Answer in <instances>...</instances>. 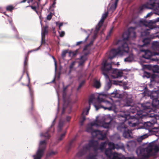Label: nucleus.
I'll list each match as a JSON object with an SVG mask.
<instances>
[{
  "instance_id": "obj_1",
  "label": "nucleus",
  "mask_w": 159,
  "mask_h": 159,
  "mask_svg": "<svg viewBox=\"0 0 159 159\" xmlns=\"http://www.w3.org/2000/svg\"><path fill=\"white\" fill-rule=\"evenodd\" d=\"M159 94L158 90L151 92L150 97L152 100V105L149 102L141 104L143 110H139L138 107L130 106L129 112L136 113L137 115L129 119L128 123L130 126H135L139 124L140 118H143L146 116L154 117L156 120H159V100L157 99Z\"/></svg>"
},
{
  "instance_id": "obj_2",
  "label": "nucleus",
  "mask_w": 159,
  "mask_h": 159,
  "mask_svg": "<svg viewBox=\"0 0 159 159\" xmlns=\"http://www.w3.org/2000/svg\"><path fill=\"white\" fill-rule=\"evenodd\" d=\"M128 96L129 97H126L124 100L121 101L120 102V106L121 107H123L122 110L124 109L125 111L118 110L117 107V108L115 105L105 100L103 98L101 97V94L99 95L97 98L98 102L99 103L102 102L104 103L108 107H104L100 104L98 105L94 104V106L96 110H98L101 108H103L105 110H113L116 113L119 112L117 114V116L119 120L121 121L122 122L118 126L117 129L120 131H124L123 133V137L129 139L132 137L131 131L128 129L124 123V122L128 118L129 119L130 116L129 113H132L129 112V108H126L131 106V104L132 102L131 95H129Z\"/></svg>"
},
{
  "instance_id": "obj_3",
  "label": "nucleus",
  "mask_w": 159,
  "mask_h": 159,
  "mask_svg": "<svg viewBox=\"0 0 159 159\" xmlns=\"http://www.w3.org/2000/svg\"><path fill=\"white\" fill-rule=\"evenodd\" d=\"M111 118L108 115L98 116L95 121L87 125L86 131L90 133L93 137L96 138L98 139L103 140L106 137L107 131L93 130V126H101L108 129L111 127Z\"/></svg>"
},
{
  "instance_id": "obj_4",
  "label": "nucleus",
  "mask_w": 159,
  "mask_h": 159,
  "mask_svg": "<svg viewBox=\"0 0 159 159\" xmlns=\"http://www.w3.org/2000/svg\"><path fill=\"white\" fill-rule=\"evenodd\" d=\"M135 27H130L122 35L123 40L120 41L121 45L117 49H113L107 53L108 58L111 60L117 55L122 56L128 52L129 47L127 42L129 39H133L135 37Z\"/></svg>"
},
{
  "instance_id": "obj_5",
  "label": "nucleus",
  "mask_w": 159,
  "mask_h": 159,
  "mask_svg": "<svg viewBox=\"0 0 159 159\" xmlns=\"http://www.w3.org/2000/svg\"><path fill=\"white\" fill-rule=\"evenodd\" d=\"M107 143L102 142L99 144L97 141L92 140L89 141L88 144H85L83 147L82 150H80L76 154V156L80 157L84 155L87 151L93 149L94 154H90L87 157V159H97L96 157L102 152L105 149Z\"/></svg>"
},
{
  "instance_id": "obj_6",
  "label": "nucleus",
  "mask_w": 159,
  "mask_h": 159,
  "mask_svg": "<svg viewBox=\"0 0 159 159\" xmlns=\"http://www.w3.org/2000/svg\"><path fill=\"white\" fill-rule=\"evenodd\" d=\"M159 151V144L150 143L146 148L142 147L138 148L136 153L139 159H145L150 156L155 155Z\"/></svg>"
},
{
  "instance_id": "obj_7",
  "label": "nucleus",
  "mask_w": 159,
  "mask_h": 159,
  "mask_svg": "<svg viewBox=\"0 0 159 159\" xmlns=\"http://www.w3.org/2000/svg\"><path fill=\"white\" fill-rule=\"evenodd\" d=\"M109 148L107 149L105 151V154L107 159H122V155L116 152H112V149H118L121 148L123 145L122 144H115L112 142H109L108 143ZM124 159H137L134 157H128Z\"/></svg>"
},
{
  "instance_id": "obj_8",
  "label": "nucleus",
  "mask_w": 159,
  "mask_h": 159,
  "mask_svg": "<svg viewBox=\"0 0 159 159\" xmlns=\"http://www.w3.org/2000/svg\"><path fill=\"white\" fill-rule=\"evenodd\" d=\"M112 64H114L113 62H108L106 60H104L102 63V69L103 71V74L106 79H109V77L105 73V71L111 72L112 74L111 76L113 78H117L122 75L123 73L121 71H120L117 69H112L111 65Z\"/></svg>"
},
{
  "instance_id": "obj_9",
  "label": "nucleus",
  "mask_w": 159,
  "mask_h": 159,
  "mask_svg": "<svg viewBox=\"0 0 159 159\" xmlns=\"http://www.w3.org/2000/svg\"><path fill=\"white\" fill-rule=\"evenodd\" d=\"M107 12H106L105 13L103 14H102L101 19L99 21L98 25L96 26L95 30L93 31V32H91L89 30H88L87 31H86L84 30V34L85 35H87V36L86 37L85 40L84 41V42H85L88 39L89 36L90 35H91L92 36V40L90 41V44H92L93 43V40L96 38L98 32V31L100 27L102 25L104 22V20L107 17Z\"/></svg>"
},
{
  "instance_id": "obj_10",
  "label": "nucleus",
  "mask_w": 159,
  "mask_h": 159,
  "mask_svg": "<svg viewBox=\"0 0 159 159\" xmlns=\"http://www.w3.org/2000/svg\"><path fill=\"white\" fill-rule=\"evenodd\" d=\"M143 20H140L139 22L141 25H142V28L144 30V31L141 32V37L143 39L142 40L143 44L142 45H139V46L140 47L144 46L150 43V39L149 38V31L151 30L147 26H145L143 24L142 21Z\"/></svg>"
},
{
  "instance_id": "obj_11",
  "label": "nucleus",
  "mask_w": 159,
  "mask_h": 159,
  "mask_svg": "<svg viewBox=\"0 0 159 159\" xmlns=\"http://www.w3.org/2000/svg\"><path fill=\"white\" fill-rule=\"evenodd\" d=\"M46 145V142L45 140L40 141L39 146L36 154L33 155L34 159H41L43 154Z\"/></svg>"
},
{
  "instance_id": "obj_12",
  "label": "nucleus",
  "mask_w": 159,
  "mask_h": 159,
  "mask_svg": "<svg viewBox=\"0 0 159 159\" xmlns=\"http://www.w3.org/2000/svg\"><path fill=\"white\" fill-rule=\"evenodd\" d=\"M141 51L144 52V54L142 55V60L143 62H148V61H145V60L150 59V62L153 61H158V59L157 58L151 59V58L152 56L159 55V53H152L151 52L148 50H141Z\"/></svg>"
},
{
  "instance_id": "obj_13",
  "label": "nucleus",
  "mask_w": 159,
  "mask_h": 159,
  "mask_svg": "<svg viewBox=\"0 0 159 159\" xmlns=\"http://www.w3.org/2000/svg\"><path fill=\"white\" fill-rule=\"evenodd\" d=\"M152 0H149L150 3H147L143 5L140 7V10H142L144 8L153 9L154 11V13L159 15V4H156L153 2L152 3Z\"/></svg>"
},
{
  "instance_id": "obj_14",
  "label": "nucleus",
  "mask_w": 159,
  "mask_h": 159,
  "mask_svg": "<svg viewBox=\"0 0 159 159\" xmlns=\"http://www.w3.org/2000/svg\"><path fill=\"white\" fill-rule=\"evenodd\" d=\"M95 100V96L94 94H92L90 96L89 100V107H86L85 109H84L83 110L82 115L83 116L82 118V120L80 121V125H83L84 121L85 120V118L84 116V115H87L89 113V111L90 109V105L93 103Z\"/></svg>"
},
{
  "instance_id": "obj_15",
  "label": "nucleus",
  "mask_w": 159,
  "mask_h": 159,
  "mask_svg": "<svg viewBox=\"0 0 159 159\" xmlns=\"http://www.w3.org/2000/svg\"><path fill=\"white\" fill-rule=\"evenodd\" d=\"M67 88V86L65 88H64L63 90L62 97L64 104L63 105V109L62 111V114L64 113L65 107L69 104L70 101L69 96L67 95L66 93V89Z\"/></svg>"
},
{
  "instance_id": "obj_16",
  "label": "nucleus",
  "mask_w": 159,
  "mask_h": 159,
  "mask_svg": "<svg viewBox=\"0 0 159 159\" xmlns=\"http://www.w3.org/2000/svg\"><path fill=\"white\" fill-rule=\"evenodd\" d=\"M149 69V70H152L154 73V75L156 76L155 78H152L151 79V81H153L155 80V79L158 77H159V67L157 65H155L153 67H152L151 66L149 65H145ZM159 83V82H158Z\"/></svg>"
},
{
  "instance_id": "obj_17",
  "label": "nucleus",
  "mask_w": 159,
  "mask_h": 159,
  "mask_svg": "<svg viewBox=\"0 0 159 159\" xmlns=\"http://www.w3.org/2000/svg\"><path fill=\"white\" fill-rule=\"evenodd\" d=\"M37 6H30V7H31V8L33 10H34L36 12V13L39 16V18L40 20V23L41 25H42L41 20L42 19H43V18L41 16L40 13H39V12L37 11V8H38L39 7V4L38 3H37Z\"/></svg>"
},
{
  "instance_id": "obj_18",
  "label": "nucleus",
  "mask_w": 159,
  "mask_h": 159,
  "mask_svg": "<svg viewBox=\"0 0 159 159\" xmlns=\"http://www.w3.org/2000/svg\"><path fill=\"white\" fill-rule=\"evenodd\" d=\"M152 48L154 50L159 51V42H153L152 43Z\"/></svg>"
},
{
  "instance_id": "obj_19",
  "label": "nucleus",
  "mask_w": 159,
  "mask_h": 159,
  "mask_svg": "<svg viewBox=\"0 0 159 159\" xmlns=\"http://www.w3.org/2000/svg\"><path fill=\"white\" fill-rule=\"evenodd\" d=\"M48 26H45L43 30L42 29L41 35H42V41H43L44 38L45 34L48 33Z\"/></svg>"
},
{
  "instance_id": "obj_20",
  "label": "nucleus",
  "mask_w": 159,
  "mask_h": 159,
  "mask_svg": "<svg viewBox=\"0 0 159 159\" xmlns=\"http://www.w3.org/2000/svg\"><path fill=\"white\" fill-rule=\"evenodd\" d=\"M134 57L133 54L130 53L129 56L124 59V61L126 62H130L134 60Z\"/></svg>"
},
{
  "instance_id": "obj_21",
  "label": "nucleus",
  "mask_w": 159,
  "mask_h": 159,
  "mask_svg": "<svg viewBox=\"0 0 159 159\" xmlns=\"http://www.w3.org/2000/svg\"><path fill=\"white\" fill-rule=\"evenodd\" d=\"M156 122L159 123V120H157L156 119L155 121H154L153 123H152L150 121L147 122L144 125L145 126H147L148 128H152L153 124Z\"/></svg>"
},
{
  "instance_id": "obj_22",
  "label": "nucleus",
  "mask_w": 159,
  "mask_h": 159,
  "mask_svg": "<svg viewBox=\"0 0 159 159\" xmlns=\"http://www.w3.org/2000/svg\"><path fill=\"white\" fill-rule=\"evenodd\" d=\"M136 145V142L134 141L128 142L127 144V146L128 148H133Z\"/></svg>"
},
{
  "instance_id": "obj_23",
  "label": "nucleus",
  "mask_w": 159,
  "mask_h": 159,
  "mask_svg": "<svg viewBox=\"0 0 159 159\" xmlns=\"http://www.w3.org/2000/svg\"><path fill=\"white\" fill-rule=\"evenodd\" d=\"M119 0H115L114 3L112 5L110 8V10L113 12L116 9Z\"/></svg>"
},
{
  "instance_id": "obj_24",
  "label": "nucleus",
  "mask_w": 159,
  "mask_h": 159,
  "mask_svg": "<svg viewBox=\"0 0 159 159\" xmlns=\"http://www.w3.org/2000/svg\"><path fill=\"white\" fill-rule=\"evenodd\" d=\"M111 97L113 98H118L119 96V94L118 92V91L116 90L113 92L111 93Z\"/></svg>"
},
{
  "instance_id": "obj_25",
  "label": "nucleus",
  "mask_w": 159,
  "mask_h": 159,
  "mask_svg": "<svg viewBox=\"0 0 159 159\" xmlns=\"http://www.w3.org/2000/svg\"><path fill=\"white\" fill-rule=\"evenodd\" d=\"M148 136L147 134H144L143 135H142L139 137H138L137 138V141L138 142H140L142 140L147 138L148 137Z\"/></svg>"
},
{
  "instance_id": "obj_26",
  "label": "nucleus",
  "mask_w": 159,
  "mask_h": 159,
  "mask_svg": "<svg viewBox=\"0 0 159 159\" xmlns=\"http://www.w3.org/2000/svg\"><path fill=\"white\" fill-rule=\"evenodd\" d=\"M94 86L96 88H99L101 85L100 82L97 80H95L93 84Z\"/></svg>"
},
{
  "instance_id": "obj_27",
  "label": "nucleus",
  "mask_w": 159,
  "mask_h": 159,
  "mask_svg": "<svg viewBox=\"0 0 159 159\" xmlns=\"http://www.w3.org/2000/svg\"><path fill=\"white\" fill-rule=\"evenodd\" d=\"M50 128L48 129V130L44 134H43V133H41L40 134L41 136H43L46 138H47L48 139L50 137V136L48 134V132L50 131Z\"/></svg>"
},
{
  "instance_id": "obj_28",
  "label": "nucleus",
  "mask_w": 159,
  "mask_h": 159,
  "mask_svg": "<svg viewBox=\"0 0 159 159\" xmlns=\"http://www.w3.org/2000/svg\"><path fill=\"white\" fill-rule=\"evenodd\" d=\"M64 122L61 121V120H60L59 122V125L58 126V131H60L61 130V127L64 124Z\"/></svg>"
},
{
  "instance_id": "obj_29",
  "label": "nucleus",
  "mask_w": 159,
  "mask_h": 159,
  "mask_svg": "<svg viewBox=\"0 0 159 159\" xmlns=\"http://www.w3.org/2000/svg\"><path fill=\"white\" fill-rule=\"evenodd\" d=\"M80 61L79 62V66H81L84 63L85 59L84 58V56H82L80 57Z\"/></svg>"
},
{
  "instance_id": "obj_30",
  "label": "nucleus",
  "mask_w": 159,
  "mask_h": 159,
  "mask_svg": "<svg viewBox=\"0 0 159 159\" xmlns=\"http://www.w3.org/2000/svg\"><path fill=\"white\" fill-rule=\"evenodd\" d=\"M111 82H108L105 85V90H109L111 87Z\"/></svg>"
},
{
  "instance_id": "obj_31",
  "label": "nucleus",
  "mask_w": 159,
  "mask_h": 159,
  "mask_svg": "<svg viewBox=\"0 0 159 159\" xmlns=\"http://www.w3.org/2000/svg\"><path fill=\"white\" fill-rule=\"evenodd\" d=\"M53 16V13L52 12H50L49 14L47 16V19L48 20H49L51 19Z\"/></svg>"
},
{
  "instance_id": "obj_32",
  "label": "nucleus",
  "mask_w": 159,
  "mask_h": 159,
  "mask_svg": "<svg viewBox=\"0 0 159 159\" xmlns=\"http://www.w3.org/2000/svg\"><path fill=\"white\" fill-rule=\"evenodd\" d=\"M57 151H52L50 152L49 154H47V156H51L52 155H54L57 153Z\"/></svg>"
},
{
  "instance_id": "obj_33",
  "label": "nucleus",
  "mask_w": 159,
  "mask_h": 159,
  "mask_svg": "<svg viewBox=\"0 0 159 159\" xmlns=\"http://www.w3.org/2000/svg\"><path fill=\"white\" fill-rule=\"evenodd\" d=\"M85 81H82L79 84L77 89V90H78L84 84Z\"/></svg>"
},
{
  "instance_id": "obj_34",
  "label": "nucleus",
  "mask_w": 159,
  "mask_h": 159,
  "mask_svg": "<svg viewBox=\"0 0 159 159\" xmlns=\"http://www.w3.org/2000/svg\"><path fill=\"white\" fill-rule=\"evenodd\" d=\"M66 133V132L61 135L60 137L58 139L59 141H61L62 139L65 136Z\"/></svg>"
},
{
  "instance_id": "obj_35",
  "label": "nucleus",
  "mask_w": 159,
  "mask_h": 159,
  "mask_svg": "<svg viewBox=\"0 0 159 159\" xmlns=\"http://www.w3.org/2000/svg\"><path fill=\"white\" fill-rule=\"evenodd\" d=\"M113 30V28H112L110 30L109 33L108 34L107 37H106V39H108L111 36V34L112 32V30Z\"/></svg>"
},
{
  "instance_id": "obj_36",
  "label": "nucleus",
  "mask_w": 159,
  "mask_h": 159,
  "mask_svg": "<svg viewBox=\"0 0 159 159\" xmlns=\"http://www.w3.org/2000/svg\"><path fill=\"white\" fill-rule=\"evenodd\" d=\"M59 35L61 37H62L64 36L65 34V32L63 31H58Z\"/></svg>"
},
{
  "instance_id": "obj_37",
  "label": "nucleus",
  "mask_w": 159,
  "mask_h": 159,
  "mask_svg": "<svg viewBox=\"0 0 159 159\" xmlns=\"http://www.w3.org/2000/svg\"><path fill=\"white\" fill-rule=\"evenodd\" d=\"M13 9V7L11 6H9L7 7V10L11 11Z\"/></svg>"
},
{
  "instance_id": "obj_38",
  "label": "nucleus",
  "mask_w": 159,
  "mask_h": 159,
  "mask_svg": "<svg viewBox=\"0 0 159 159\" xmlns=\"http://www.w3.org/2000/svg\"><path fill=\"white\" fill-rule=\"evenodd\" d=\"M145 76L147 78H149L151 76V74L148 72H145Z\"/></svg>"
},
{
  "instance_id": "obj_39",
  "label": "nucleus",
  "mask_w": 159,
  "mask_h": 159,
  "mask_svg": "<svg viewBox=\"0 0 159 159\" xmlns=\"http://www.w3.org/2000/svg\"><path fill=\"white\" fill-rule=\"evenodd\" d=\"M67 52V51L65 50L64 51L62 52L61 56L62 57H64L65 56Z\"/></svg>"
},
{
  "instance_id": "obj_40",
  "label": "nucleus",
  "mask_w": 159,
  "mask_h": 159,
  "mask_svg": "<svg viewBox=\"0 0 159 159\" xmlns=\"http://www.w3.org/2000/svg\"><path fill=\"white\" fill-rule=\"evenodd\" d=\"M52 58H53L54 60V63H55V73H56V70H57V68L56 61V60H55V58L53 57H52Z\"/></svg>"
},
{
  "instance_id": "obj_41",
  "label": "nucleus",
  "mask_w": 159,
  "mask_h": 159,
  "mask_svg": "<svg viewBox=\"0 0 159 159\" xmlns=\"http://www.w3.org/2000/svg\"><path fill=\"white\" fill-rule=\"evenodd\" d=\"M152 12L149 13L147 14V15L145 16H144V17L145 18H146L147 17H149L151 16L152 15Z\"/></svg>"
},
{
  "instance_id": "obj_42",
  "label": "nucleus",
  "mask_w": 159,
  "mask_h": 159,
  "mask_svg": "<svg viewBox=\"0 0 159 159\" xmlns=\"http://www.w3.org/2000/svg\"><path fill=\"white\" fill-rule=\"evenodd\" d=\"M75 61L73 62L70 66V68L71 69L73 68L74 66L75 65Z\"/></svg>"
},
{
  "instance_id": "obj_43",
  "label": "nucleus",
  "mask_w": 159,
  "mask_h": 159,
  "mask_svg": "<svg viewBox=\"0 0 159 159\" xmlns=\"http://www.w3.org/2000/svg\"><path fill=\"white\" fill-rule=\"evenodd\" d=\"M27 57H26V56H25V61H24V65L25 66L26 65V61H27Z\"/></svg>"
},
{
  "instance_id": "obj_44",
  "label": "nucleus",
  "mask_w": 159,
  "mask_h": 159,
  "mask_svg": "<svg viewBox=\"0 0 159 159\" xmlns=\"http://www.w3.org/2000/svg\"><path fill=\"white\" fill-rule=\"evenodd\" d=\"M57 94L58 97V110L59 109V93L57 91Z\"/></svg>"
},
{
  "instance_id": "obj_45",
  "label": "nucleus",
  "mask_w": 159,
  "mask_h": 159,
  "mask_svg": "<svg viewBox=\"0 0 159 159\" xmlns=\"http://www.w3.org/2000/svg\"><path fill=\"white\" fill-rule=\"evenodd\" d=\"M89 44L88 45H86L84 48V51H86V50H87L88 49V47L89 46Z\"/></svg>"
},
{
  "instance_id": "obj_46",
  "label": "nucleus",
  "mask_w": 159,
  "mask_h": 159,
  "mask_svg": "<svg viewBox=\"0 0 159 159\" xmlns=\"http://www.w3.org/2000/svg\"><path fill=\"white\" fill-rule=\"evenodd\" d=\"M39 47L38 48H37L35 50H32L29 51L28 52V54H29V53H30L32 52H33L34 51H36L38 50L39 49Z\"/></svg>"
},
{
  "instance_id": "obj_47",
  "label": "nucleus",
  "mask_w": 159,
  "mask_h": 159,
  "mask_svg": "<svg viewBox=\"0 0 159 159\" xmlns=\"http://www.w3.org/2000/svg\"><path fill=\"white\" fill-rule=\"evenodd\" d=\"M69 54H70V55H72L73 56H74L75 54V53L74 52H70Z\"/></svg>"
},
{
  "instance_id": "obj_48",
  "label": "nucleus",
  "mask_w": 159,
  "mask_h": 159,
  "mask_svg": "<svg viewBox=\"0 0 159 159\" xmlns=\"http://www.w3.org/2000/svg\"><path fill=\"white\" fill-rule=\"evenodd\" d=\"M70 119H71V117L70 116H67V117L66 118V120L67 121H70Z\"/></svg>"
},
{
  "instance_id": "obj_49",
  "label": "nucleus",
  "mask_w": 159,
  "mask_h": 159,
  "mask_svg": "<svg viewBox=\"0 0 159 159\" xmlns=\"http://www.w3.org/2000/svg\"><path fill=\"white\" fill-rule=\"evenodd\" d=\"M62 25H63V23H61L58 24V27H59V30H60V27L61 26H62Z\"/></svg>"
},
{
  "instance_id": "obj_50",
  "label": "nucleus",
  "mask_w": 159,
  "mask_h": 159,
  "mask_svg": "<svg viewBox=\"0 0 159 159\" xmlns=\"http://www.w3.org/2000/svg\"><path fill=\"white\" fill-rule=\"evenodd\" d=\"M158 37V35H156V34H154V36L152 37V36H150V38H151V39H153V38H154L155 37Z\"/></svg>"
},
{
  "instance_id": "obj_51",
  "label": "nucleus",
  "mask_w": 159,
  "mask_h": 159,
  "mask_svg": "<svg viewBox=\"0 0 159 159\" xmlns=\"http://www.w3.org/2000/svg\"><path fill=\"white\" fill-rule=\"evenodd\" d=\"M83 42L82 41L78 42L77 43L76 45H79L80 44L82 43Z\"/></svg>"
},
{
  "instance_id": "obj_52",
  "label": "nucleus",
  "mask_w": 159,
  "mask_h": 159,
  "mask_svg": "<svg viewBox=\"0 0 159 159\" xmlns=\"http://www.w3.org/2000/svg\"><path fill=\"white\" fill-rule=\"evenodd\" d=\"M27 86H28L29 87V90H30V94L31 96H32V92H31V89H30V87H29V84H27Z\"/></svg>"
},
{
  "instance_id": "obj_53",
  "label": "nucleus",
  "mask_w": 159,
  "mask_h": 159,
  "mask_svg": "<svg viewBox=\"0 0 159 159\" xmlns=\"http://www.w3.org/2000/svg\"><path fill=\"white\" fill-rule=\"evenodd\" d=\"M56 118H55L54 119V120H53V122H52V125H51V127H52V126H53V125H54V124H55L54 122H55V121Z\"/></svg>"
},
{
  "instance_id": "obj_54",
  "label": "nucleus",
  "mask_w": 159,
  "mask_h": 159,
  "mask_svg": "<svg viewBox=\"0 0 159 159\" xmlns=\"http://www.w3.org/2000/svg\"><path fill=\"white\" fill-rule=\"evenodd\" d=\"M56 4V2H54L52 5V6L53 7H55V4Z\"/></svg>"
},
{
  "instance_id": "obj_55",
  "label": "nucleus",
  "mask_w": 159,
  "mask_h": 159,
  "mask_svg": "<svg viewBox=\"0 0 159 159\" xmlns=\"http://www.w3.org/2000/svg\"><path fill=\"white\" fill-rule=\"evenodd\" d=\"M27 77H28V79L29 82H30V78H29V76L28 74L27 73Z\"/></svg>"
},
{
  "instance_id": "obj_56",
  "label": "nucleus",
  "mask_w": 159,
  "mask_h": 159,
  "mask_svg": "<svg viewBox=\"0 0 159 159\" xmlns=\"http://www.w3.org/2000/svg\"><path fill=\"white\" fill-rule=\"evenodd\" d=\"M131 23H136V22H135L133 20H132Z\"/></svg>"
},
{
  "instance_id": "obj_57",
  "label": "nucleus",
  "mask_w": 159,
  "mask_h": 159,
  "mask_svg": "<svg viewBox=\"0 0 159 159\" xmlns=\"http://www.w3.org/2000/svg\"><path fill=\"white\" fill-rule=\"evenodd\" d=\"M123 84H124V85H126V83L125 82L123 83Z\"/></svg>"
},
{
  "instance_id": "obj_58",
  "label": "nucleus",
  "mask_w": 159,
  "mask_h": 159,
  "mask_svg": "<svg viewBox=\"0 0 159 159\" xmlns=\"http://www.w3.org/2000/svg\"><path fill=\"white\" fill-rule=\"evenodd\" d=\"M72 141H71L70 142V146L71 144V143H72Z\"/></svg>"
},
{
  "instance_id": "obj_59",
  "label": "nucleus",
  "mask_w": 159,
  "mask_h": 159,
  "mask_svg": "<svg viewBox=\"0 0 159 159\" xmlns=\"http://www.w3.org/2000/svg\"><path fill=\"white\" fill-rule=\"evenodd\" d=\"M119 82H120V83H122V81H119Z\"/></svg>"
},
{
  "instance_id": "obj_60",
  "label": "nucleus",
  "mask_w": 159,
  "mask_h": 159,
  "mask_svg": "<svg viewBox=\"0 0 159 159\" xmlns=\"http://www.w3.org/2000/svg\"><path fill=\"white\" fill-rule=\"evenodd\" d=\"M119 62H117V65H119Z\"/></svg>"
},
{
  "instance_id": "obj_61",
  "label": "nucleus",
  "mask_w": 159,
  "mask_h": 159,
  "mask_svg": "<svg viewBox=\"0 0 159 159\" xmlns=\"http://www.w3.org/2000/svg\"><path fill=\"white\" fill-rule=\"evenodd\" d=\"M9 22L10 24H11V22L10 21H9Z\"/></svg>"
},
{
  "instance_id": "obj_62",
  "label": "nucleus",
  "mask_w": 159,
  "mask_h": 159,
  "mask_svg": "<svg viewBox=\"0 0 159 159\" xmlns=\"http://www.w3.org/2000/svg\"><path fill=\"white\" fill-rule=\"evenodd\" d=\"M54 80V79L52 80V82H53Z\"/></svg>"
},
{
  "instance_id": "obj_63",
  "label": "nucleus",
  "mask_w": 159,
  "mask_h": 159,
  "mask_svg": "<svg viewBox=\"0 0 159 159\" xmlns=\"http://www.w3.org/2000/svg\"><path fill=\"white\" fill-rule=\"evenodd\" d=\"M57 25V23H56Z\"/></svg>"
},
{
  "instance_id": "obj_64",
  "label": "nucleus",
  "mask_w": 159,
  "mask_h": 159,
  "mask_svg": "<svg viewBox=\"0 0 159 159\" xmlns=\"http://www.w3.org/2000/svg\"><path fill=\"white\" fill-rule=\"evenodd\" d=\"M39 1H40L41 0H38Z\"/></svg>"
}]
</instances>
